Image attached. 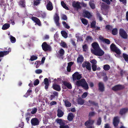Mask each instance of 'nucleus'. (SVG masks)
<instances>
[{
	"label": "nucleus",
	"instance_id": "f257e3e1",
	"mask_svg": "<svg viewBox=\"0 0 128 128\" xmlns=\"http://www.w3.org/2000/svg\"><path fill=\"white\" fill-rule=\"evenodd\" d=\"M75 84L77 86H82L85 89H88V86L87 83L86 81L84 79H82L78 80Z\"/></svg>",
	"mask_w": 128,
	"mask_h": 128
},
{
	"label": "nucleus",
	"instance_id": "f03ea898",
	"mask_svg": "<svg viewBox=\"0 0 128 128\" xmlns=\"http://www.w3.org/2000/svg\"><path fill=\"white\" fill-rule=\"evenodd\" d=\"M56 121L60 124V128H68L69 127L68 126L65 125L66 122L65 120L61 119H58L56 120Z\"/></svg>",
	"mask_w": 128,
	"mask_h": 128
},
{
	"label": "nucleus",
	"instance_id": "7ed1b4c3",
	"mask_svg": "<svg viewBox=\"0 0 128 128\" xmlns=\"http://www.w3.org/2000/svg\"><path fill=\"white\" fill-rule=\"evenodd\" d=\"M92 53L96 56H102L104 53V52L100 48L95 50H92Z\"/></svg>",
	"mask_w": 128,
	"mask_h": 128
},
{
	"label": "nucleus",
	"instance_id": "20e7f679",
	"mask_svg": "<svg viewBox=\"0 0 128 128\" xmlns=\"http://www.w3.org/2000/svg\"><path fill=\"white\" fill-rule=\"evenodd\" d=\"M119 34L120 36L123 38L126 39L128 37V35L124 29H120L119 30Z\"/></svg>",
	"mask_w": 128,
	"mask_h": 128
},
{
	"label": "nucleus",
	"instance_id": "39448f33",
	"mask_svg": "<svg viewBox=\"0 0 128 128\" xmlns=\"http://www.w3.org/2000/svg\"><path fill=\"white\" fill-rule=\"evenodd\" d=\"M72 76L74 81L76 80H79L82 77L81 74H79L78 72H75L72 75Z\"/></svg>",
	"mask_w": 128,
	"mask_h": 128
},
{
	"label": "nucleus",
	"instance_id": "423d86ee",
	"mask_svg": "<svg viewBox=\"0 0 128 128\" xmlns=\"http://www.w3.org/2000/svg\"><path fill=\"white\" fill-rule=\"evenodd\" d=\"M42 49L45 51L50 50H51L50 46L47 44L46 42H44L42 44Z\"/></svg>",
	"mask_w": 128,
	"mask_h": 128
},
{
	"label": "nucleus",
	"instance_id": "0eeeda50",
	"mask_svg": "<svg viewBox=\"0 0 128 128\" xmlns=\"http://www.w3.org/2000/svg\"><path fill=\"white\" fill-rule=\"evenodd\" d=\"M46 7L47 10H52L53 9V6L52 3L49 0L47 1Z\"/></svg>",
	"mask_w": 128,
	"mask_h": 128
},
{
	"label": "nucleus",
	"instance_id": "6e6552de",
	"mask_svg": "<svg viewBox=\"0 0 128 128\" xmlns=\"http://www.w3.org/2000/svg\"><path fill=\"white\" fill-rule=\"evenodd\" d=\"M54 20L56 25L58 26H59L60 23L59 22V21L60 20V18L58 14L57 13H56L54 16Z\"/></svg>",
	"mask_w": 128,
	"mask_h": 128
},
{
	"label": "nucleus",
	"instance_id": "1a4fd4ad",
	"mask_svg": "<svg viewBox=\"0 0 128 128\" xmlns=\"http://www.w3.org/2000/svg\"><path fill=\"white\" fill-rule=\"evenodd\" d=\"M31 19L33 21L39 26H41V24L38 18L34 17H32Z\"/></svg>",
	"mask_w": 128,
	"mask_h": 128
},
{
	"label": "nucleus",
	"instance_id": "9d476101",
	"mask_svg": "<svg viewBox=\"0 0 128 128\" xmlns=\"http://www.w3.org/2000/svg\"><path fill=\"white\" fill-rule=\"evenodd\" d=\"M11 49L10 48H8V51H1L0 52V57H2L8 54L9 52H10Z\"/></svg>",
	"mask_w": 128,
	"mask_h": 128
},
{
	"label": "nucleus",
	"instance_id": "9b49d317",
	"mask_svg": "<svg viewBox=\"0 0 128 128\" xmlns=\"http://www.w3.org/2000/svg\"><path fill=\"white\" fill-rule=\"evenodd\" d=\"M94 122V120L89 118L88 120L85 122V125L86 126H92L91 125L93 124Z\"/></svg>",
	"mask_w": 128,
	"mask_h": 128
},
{
	"label": "nucleus",
	"instance_id": "f8f14e48",
	"mask_svg": "<svg viewBox=\"0 0 128 128\" xmlns=\"http://www.w3.org/2000/svg\"><path fill=\"white\" fill-rule=\"evenodd\" d=\"M102 8L101 9L102 10V14L104 15H106L107 14V12H106L105 13H104L103 12V10H104L107 9L108 8V6L106 4H104V3H102Z\"/></svg>",
	"mask_w": 128,
	"mask_h": 128
},
{
	"label": "nucleus",
	"instance_id": "ddd939ff",
	"mask_svg": "<svg viewBox=\"0 0 128 128\" xmlns=\"http://www.w3.org/2000/svg\"><path fill=\"white\" fill-rule=\"evenodd\" d=\"M92 46L93 49L91 50V52L92 50H95L100 48L98 44L96 42H94L92 44Z\"/></svg>",
	"mask_w": 128,
	"mask_h": 128
},
{
	"label": "nucleus",
	"instance_id": "4468645a",
	"mask_svg": "<svg viewBox=\"0 0 128 128\" xmlns=\"http://www.w3.org/2000/svg\"><path fill=\"white\" fill-rule=\"evenodd\" d=\"M31 122L32 125L34 126L38 125L39 123L38 120L35 118L32 119L31 120Z\"/></svg>",
	"mask_w": 128,
	"mask_h": 128
},
{
	"label": "nucleus",
	"instance_id": "2eb2a0df",
	"mask_svg": "<svg viewBox=\"0 0 128 128\" xmlns=\"http://www.w3.org/2000/svg\"><path fill=\"white\" fill-rule=\"evenodd\" d=\"M83 14L84 17L88 18H89L92 16V14L86 10L84 11Z\"/></svg>",
	"mask_w": 128,
	"mask_h": 128
},
{
	"label": "nucleus",
	"instance_id": "dca6fc26",
	"mask_svg": "<svg viewBox=\"0 0 128 128\" xmlns=\"http://www.w3.org/2000/svg\"><path fill=\"white\" fill-rule=\"evenodd\" d=\"M116 53L114 54L115 56L118 58H120L121 57L120 56L121 52L120 50L118 48L114 51Z\"/></svg>",
	"mask_w": 128,
	"mask_h": 128
},
{
	"label": "nucleus",
	"instance_id": "f3484780",
	"mask_svg": "<svg viewBox=\"0 0 128 128\" xmlns=\"http://www.w3.org/2000/svg\"><path fill=\"white\" fill-rule=\"evenodd\" d=\"M119 122L118 117H116L114 118L113 120V124L115 127H116L118 125Z\"/></svg>",
	"mask_w": 128,
	"mask_h": 128
},
{
	"label": "nucleus",
	"instance_id": "a211bd4d",
	"mask_svg": "<svg viewBox=\"0 0 128 128\" xmlns=\"http://www.w3.org/2000/svg\"><path fill=\"white\" fill-rule=\"evenodd\" d=\"M124 86L121 85H118L112 88V89L114 90H116L120 89H122L123 88Z\"/></svg>",
	"mask_w": 128,
	"mask_h": 128
},
{
	"label": "nucleus",
	"instance_id": "6ab92c4d",
	"mask_svg": "<svg viewBox=\"0 0 128 128\" xmlns=\"http://www.w3.org/2000/svg\"><path fill=\"white\" fill-rule=\"evenodd\" d=\"M64 50L62 48H61L59 51V53H57V56L58 58H60L64 54Z\"/></svg>",
	"mask_w": 128,
	"mask_h": 128
},
{
	"label": "nucleus",
	"instance_id": "aec40b11",
	"mask_svg": "<svg viewBox=\"0 0 128 128\" xmlns=\"http://www.w3.org/2000/svg\"><path fill=\"white\" fill-rule=\"evenodd\" d=\"M52 87L56 91H59L61 90L60 86L57 84H53L52 85Z\"/></svg>",
	"mask_w": 128,
	"mask_h": 128
},
{
	"label": "nucleus",
	"instance_id": "412c9836",
	"mask_svg": "<svg viewBox=\"0 0 128 128\" xmlns=\"http://www.w3.org/2000/svg\"><path fill=\"white\" fill-rule=\"evenodd\" d=\"M99 38L100 40H102L103 42H105L108 44H109L110 43V41L108 39L104 38L101 36H100L99 37Z\"/></svg>",
	"mask_w": 128,
	"mask_h": 128
},
{
	"label": "nucleus",
	"instance_id": "4be33fe9",
	"mask_svg": "<svg viewBox=\"0 0 128 128\" xmlns=\"http://www.w3.org/2000/svg\"><path fill=\"white\" fill-rule=\"evenodd\" d=\"M84 57L82 55H80L77 58V62L78 63L81 64L83 62Z\"/></svg>",
	"mask_w": 128,
	"mask_h": 128
},
{
	"label": "nucleus",
	"instance_id": "5701e85b",
	"mask_svg": "<svg viewBox=\"0 0 128 128\" xmlns=\"http://www.w3.org/2000/svg\"><path fill=\"white\" fill-rule=\"evenodd\" d=\"M80 3L79 2H74L72 3V6L74 7L79 8L80 7Z\"/></svg>",
	"mask_w": 128,
	"mask_h": 128
},
{
	"label": "nucleus",
	"instance_id": "b1692460",
	"mask_svg": "<svg viewBox=\"0 0 128 128\" xmlns=\"http://www.w3.org/2000/svg\"><path fill=\"white\" fill-rule=\"evenodd\" d=\"M63 84L64 85L66 86L67 88L69 89L72 88V87L71 84L69 82H63Z\"/></svg>",
	"mask_w": 128,
	"mask_h": 128
},
{
	"label": "nucleus",
	"instance_id": "393cba45",
	"mask_svg": "<svg viewBox=\"0 0 128 128\" xmlns=\"http://www.w3.org/2000/svg\"><path fill=\"white\" fill-rule=\"evenodd\" d=\"M128 111V108H124L121 109L120 111V114L122 115Z\"/></svg>",
	"mask_w": 128,
	"mask_h": 128
},
{
	"label": "nucleus",
	"instance_id": "a878e982",
	"mask_svg": "<svg viewBox=\"0 0 128 128\" xmlns=\"http://www.w3.org/2000/svg\"><path fill=\"white\" fill-rule=\"evenodd\" d=\"M74 117V115L72 113H69L68 116V119L70 121H72Z\"/></svg>",
	"mask_w": 128,
	"mask_h": 128
},
{
	"label": "nucleus",
	"instance_id": "bb28decb",
	"mask_svg": "<svg viewBox=\"0 0 128 128\" xmlns=\"http://www.w3.org/2000/svg\"><path fill=\"white\" fill-rule=\"evenodd\" d=\"M98 86L99 90L102 92L104 91V87L103 83L101 82L99 83Z\"/></svg>",
	"mask_w": 128,
	"mask_h": 128
},
{
	"label": "nucleus",
	"instance_id": "cd10ccee",
	"mask_svg": "<svg viewBox=\"0 0 128 128\" xmlns=\"http://www.w3.org/2000/svg\"><path fill=\"white\" fill-rule=\"evenodd\" d=\"M73 63L74 62H70L68 63L67 68V70L68 72H70V67Z\"/></svg>",
	"mask_w": 128,
	"mask_h": 128
},
{
	"label": "nucleus",
	"instance_id": "c85d7f7f",
	"mask_svg": "<svg viewBox=\"0 0 128 128\" xmlns=\"http://www.w3.org/2000/svg\"><path fill=\"white\" fill-rule=\"evenodd\" d=\"M19 5L21 7H24L25 6V2L24 0H22L19 3Z\"/></svg>",
	"mask_w": 128,
	"mask_h": 128
},
{
	"label": "nucleus",
	"instance_id": "c756f323",
	"mask_svg": "<svg viewBox=\"0 0 128 128\" xmlns=\"http://www.w3.org/2000/svg\"><path fill=\"white\" fill-rule=\"evenodd\" d=\"M64 114V112L58 109V116L59 117H62Z\"/></svg>",
	"mask_w": 128,
	"mask_h": 128
},
{
	"label": "nucleus",
	"instance_id": "7c9ffc66",
	"mask_svg": "<svg viewBox=\"0 0 128 128\" xmlns=\"http://www.w3.org/2000/svg\"><path fill=\"white\" fill-rule=\"evenodd\" d=\"M10 26L9 24L6 23L4 24L2 27V29L3 30H5L8 28Z\"/></svg>",
	"mask_w": 128,
	"mask_h": 128
},
{
	"label": "nucleus",
	"instance_id": "2f4dec72",
	"mask_svg": "<svg viewBox=\"0 0 128 128\" xmlns=\"http://www.w3.org/2000/svg\"><path fill=\"white\" fill-rule=\"evenodd\" d=\"M117 48L113 44H112L110 46L111 50L113 51L114 52Z\"/></svg>",
	"mask_w": 128,
	"mask_h": 128
},
{
	"label": "nucleus",
	"instance_id": "473e14b6",
	"mask_svg": "<svg viewBox=\"0 0 128 128\" xmlns=\"http://www.w3.org/2000/svg\"><path fill=\"white\" fill-rule=\"evenodd\" d=\"M110 66L108 64H106L103 66V69L105 70H108L110 69Z\"/></svg>",
	"mask_w": 128,
	"mask_h": 128
},
{
	"label": "nucleus",
	"instance_id": "72a5a7b5",
	"mask_svg": "<svg viewBox=\"0 0 128 128\" xmlns=\"http://www.w3.org/2000/svg\"><path fill=\"white\" fill-rule=\"evenodd\" d=\"M89 4L91 8L92 9L95 8V4L93 1L91 0L89 2Z\"/></svg>",
	"mask_w": 128,
	"mask_h": 128
},
{
	"label": "nucleus",
	"instance_id": "f704fd0d",
	"mask_svg": "<svg viewBox=\"0 0 128 128\" xmlns=\"http://www.w3.org/2000/svg\"><path fill=\"white\" fill-rule=\"evenodd\" d=\"M82 50L84 52L87 51L88 50V45L85 44L83 45L82 46Z\"/></svg>",
	"mask_w": 128,
	"mask_h": 128
},
{
	"label": "nucleus",
	"instance_id": "c9c22d12",
	"mask_svg": "<svg viewBox=\"0 0 128 128\" xmlns=\"http://www.w3.org/2000/svg\"><path fill=\"white\" fill-rule=\"evenodd\" d=\"M60 45L62 47L64 48H67V46L66 43L63 41H61Z\"/></svg>",
	"mask_w": 128,
	"mask_h": 128
},
{
	"label": "nucleus",
	"instance_id": "e433bc0d",
	"mask_svg": "<svg viewBox=\"0 0 128 128\" xmlns=\"http://www.w3.org/2000/svg\"><path fill=\"white\" fill-rule=\"evenodd\" d=\"M118 30L116 28H114L112 30V33L113 35H116L118 34Z\"/></svg>",
	"mask_w": 128,
	"mask_h": 128
},
{
	"label": "nucleus",
	"instance_id": "4c0bfd02",
	"mask_svg": "<svg viewBox=\"0 0 128 128\" xmlns=\"http://www.w3.org/2000/svg\"><path fill=\"white\" fill-rule=\"evenodd\" d=\"M81 20L82 23L84 25H86L88 24V22L86 19L82 18L81 19Z\"/></svg>",
	"mask_w": 128,
	"mask_h": 128
},
{
	"label": "nucleus",
	"instance_id": "58836bf2",
	"mask_svg": "<svg viewBox=\"0 0 128 128\" xmlns=\"http://www.w3.org/2000/svg\"><path fill=\"white\" fill-rule=\"evenodd\" d=\"M37 16L38 17H42L43 18H44L46 16V14L45 13L43 12L42 13L38 15Z\"/></svg>",
	"mask_w": 128,
	"mask_h": 128
},
{
	"label": "nucleus",
	"instance_id": "ea45409f",
	"mask_svg": "<svg viewBox=\"0 0 128 128\" xmlns=\"http://www.w3.org/2000/svg\"><path fill=\"white\" fill-rule=\"evenodd\" d=\"M123 56L125 61L127 62H128V55L124 53L123 54Z\"/></svg>",
	"mask_w": 128,
	"mask_h": 128
},
{
	"label": "nucleus",
	"instance_id": "a19ab883",
	"mask_svg": "<svg viewBox=\"0 0 128 128\" xmlns=\"http://www.w3.org/2000/svg\"><path fill=\"white\" fill-rule=\"evenodd\" d=\"M61 34L65 38H66L68 36L66 32L64 31H62Z\"/></svg>",
	"mask_w": 128,
	"mask_h": 128
},
{
	"label": "nucleus",
	"instance_id": "79ce46f5",
	"mask_svg": "<svg viewBox=\"0 0 128 128\" xmlns=\"http://www.w3.org/2000/svg\"><path fill=\"white\" fill-rule=\"evenodd\" d=\"M10 40L12 43H13L15 42L16 40L14 37L11 36H10Z\"/></svg>",
	"mask_w": 128,
	"mask_h": 128
},
{
	"label": "nucleus",
	"instance_id": "37998d69",
	"mask_svg": "<svg viewBox=\"0 0 128 128\" xmlns=\"http://www.w3.org/2000/svg\"><path fill=\"white\" fill-rule=\"evenodd\" d=\"M32 92V90L30 89H29L27 91L25 95H24V96L26 97H27L28 96L31 94Z\"/></svg>",
	"mask_w": 128,
	"mask_h": 128
},
{
	"label": "nucleus",
	"instance_id": "c03bdc74",
	"mask_svg": "<svg viewBox=\"0 0 128 128\" xmlns=\"http://www.w3.org/2000/svg\"><path fill=\"white\" fill-rule=\"evenodd\" d=\"M38 58V57L36 56L33 55L31 56L30 60L31 61H33L36 60Z\"/></svg>",
	"mask_w": 128,
	"mask_h": 128
},
{
	"label": "nucleus",
	"instance_id": "a18cd8bd",
	"mask_svg": "<svg viewBox=\"0 0 128 128\" xmlns=\"http://www.w3.org/2000/svg\"><path fill=\"white\" fill-rule=\"evenodd\" d=\"M61 4L62 6L66 9V10H68V7L66 6V4L64 2H61Z\"/></svg>",
	"mask_w": 128,
	"mask_h": 128
},
{
	"label": "nucleus",
	"instance_id": "49530a36",
	"mask_svg": "<svg viewBox=\"0 0 128 128\" xmlns=\"http://www.w3.org/2000/svg\"><path fill=\"white\" fill-rule=\"evenodd\" d=\"M65 106L66 107H70L71 106V104L69 101L68 100H66L64 102Z\"/></svg>",
	"mask_w": 128,
	"mask_h": 128
},
{
	"label": "nucleus",
	"instance_id": "de8ad7c7",
	"mask_svg": "<svg viewBox=\"0 0 128 128\" xmlns=\"http://www.w3.org/2000/svg\"><path fill=\"white\" fill-rule=\"evenodd\" d=\"M40 0H34L33 4L34 5L37 6L40 4Z\"/></svg>",
	"mask_w": 128,
	"mask_h": 128
},
{
	"label": "nucleus",
	"instance_id": "09e8293b",
	"mask_svg": "<svg viewBox=\"0 0 128 128\" xmlns=\"http://www.w3.org/2000/svg\"><path fill=\"white\" fill-rule=\"evenodd\" d=\"M89 103L90 104H91L92 105L94 106H96V107L98 108V104L96 103H95L94 102L92 101H89Z\"/></svg>",
	"mask_w": 128,
	"mask_h": 128
},
{
	"label": "nucleus",
	"instance_id": "8fccbe9b",
	"mask_svg": "<svg viewBox=\"0 0 128 128\" xmlns=\"http://www.w3.org/2000/svg\"><path fill=\"white\" fill-rule=\"evenodd\" d=\"M78 101V104L81 105L83 104L84 102V100L81 99H79Z\"/></svg>",
	"mask_w": 128,
	"mask_h": 128
},
{
	"label": "nucleus",
	"instance_id": "3c124183",
	"mask_svg": "<svg viewBox=\"0 0 128 128\" xmlns=\"http://www.w3.org/2000/svg\"><path fill=\"white\" fill-rule=\"evenodd\" d=\"M62 24L67 29H69L70 28V26L67 24L66 22H62Z\"/></svg>",
	"mask_w": 128,
	"mask_h": 128
},
{
	"label": "nucleus",
	"instance_id": "603ef678",
	"mask_svg": "<svg viewBox=\"0 0 128 128\" xmlns=\"http://www.w3.org/2000/svg\"><path fill=\"white\" fill-rule=\"evenodd\" d=\"M96 22L94 21H92L91 23V26L92 28H94L96 26Z\"/></svg>",
	"mask_w": 128,
	"mask_h": 128
},
{
	"label": "nucleus",
	"instance_id": "864d4df0",
	"mask_svg": "<svg viewBox=\"0 0 128 128\" xmlns=\"http://www.w3.org/2000/svg\"><path fill=\"white\" fill-rule=\"evenodd\" d=\"M92 38L90 36H88L86 38V40L88 42L92 41Z\"/></svg>",
	"mask_w": 128,
	"mask_h": 128
},
{
	"label": "nucleus",
	"instance_id": "5fc2aeb1",
	"mask_svg": "<svg viewBox=\"0 0 128 128\" xmlns=\"http://www.w3.org/2000/svg\"><path fill=\"white\" fill-rule=\"evenodd\" d=\"M97 17L99 19L100 21H102L103 20V18L101 16L100 14L99 13H97Z\"/></svg>",
	"mask_w": 128,
	"mask_h": 128
},
{
	"label": "nucleus",
	"instance_id": "6e6d98bb",
	"mask_svg": "<svg viewBox=\"0 0 128 128\" xmlns=\"http://www.w3.org/2000/svg\"><path fill=\"white\" fill-rule=\"evenodd\" d=\"M92 68L93 70L95 71L96 70L97 68L96 64H92Z\"/></svg>",
	"mask_w": 128,
	"mask_h": 128
},
{
	"label": "nucleus",
	"instance_id": "4d7b16f0",
	"mask_svg": "<svg viewBox=\"0 0 128 128\" xmlns=\"http://www.w3.org/2000/svg\"><path fill=\"white\" fill-rule=\"evenodd\" d=\"M41 62L40 61H36L35 63V64L36 65V68H38L39 67L40 65V64Z\"/></svg>",
	"mask_w": 128,
	"mask_h": 128
},
{
	"label": "nucleus",
	"instance_id": "13d9d810",
	"mask_svg": "<svg viewBox=\"0 0 128 128\" xmlns=\"http://www.w3.org/2000/svg\"><path fill=\"white\" fill-rule=\"evenodd\" d=\"M62 18L64 20H66L67 19L66 16L64 14H62L61 16Z\"/></svg>",
	"mask_w": 128,
	"mask_h": 128
},
{
	"label": "nucleus",
	"instance_id": "bf43d9fd",
	"mask_svg": "<svg viewBox=\"0 0 128 128\" xmlns=\"http://www.w3.org/2000/svg\"><path fill=\"white\" fill-rule=\"evenodd\" d=\"M44 84L45 85H49L48 80L47 78H45L44 80Z\"/></svg>",
	"mask_w": 128,
	"mask_h": 128
},
{
	"label": "nucleus",
	"instance_id": "052dcab7",
	"mask_svg": "<svg viewBox=\"0 0 128 128\" xmlns=\"http://www.w3.org/2000/svg\"><path fill=\"white\" fill-rule=\"evenodd\" d=\"M58 34L57 32H56L54 35V38L56 41H57L58 38Z\"/></svg>",
	"mask_w": 128,
	"mask_h": 128
},
{
	"label": "nucleus",
	"instance_id": "680f3d73",
	"mask_svg": "<svg viewBox=\"0 0 128 128\" xmlns=\"http://www.w3.org/2000/svg\"><path fill=\"white\" fill-rule=\"evenodd\" d=\"M35 72L36 74H38L41 73L42 72V70L40 69H37L35 71Z\"/></svg>",
	"mask_w": 128,
	"mask_h": 128
},
{
	"label": "nucleus",
	"instance_id": "e2e57ef3",
	"mask_svg": "<svg viewBox=\"0 0 128 128\" xmlns=\"http://www.w3.org/2000/svg\"><path fill=\"white\" fill-rule=\"evenodd\" d=\"M37 110V109L36 108H34L32 109L31 113L32 114H34L36 112Z\"/></svg>",
	"mask_w": 128,
	"mask_h": 128
},
{
	"label": "nucleus",
	"instance_id": "0e129e2a",
	"mask_svg": "<svg viewBox=\"0 0 128 128\" xmlns=\"http://www.w3.org/2000/svg\"><path fill=\"white\" fill-rule=\"evenodd\" d=\"M112 26L108 25L106 26V28L108 30H110L112 28Z\"/></svg>",
	"mask_w": 128,
	"mask_h": 128
},
{
	"label": "nucleus",
	"instance_id": "69168bd1",
	"mask_svg": "<svg viewBox=\"0 0 128 128\" xmlns=\"http://www.w3.org/2000/svg\"><path fill=\"white\" fill-rule=\"evenodd\" d=\"M39 83V81L38 79H36L35 80L34 82V86H36L38 85Z\"/></svg>",
	"mask_w": 128,
	"mask_h": 128
},
{
	"label": "nucleus",
	"instance_id": "338daca9",
	"mask_svg": "<svg viewBox=\"0 0 128 128\" xmlns=\"http://www.w3.org/2000/svg\"><path fill=\"white\" fill-rule=\"evenodd\" d=\"M88 63V62H84L82 64V66L83 68L86 67Z\"/></svg>",
	"mask_w": 128,
	"mask_h": 128
},
{
	"label": "nucleus",
	"instance_id": "774afa93",
	"mask_svg": "<svg viewBox=\"0 0 128 128\" xmlns=\"http://www.w3.org/2000/svg\"><path fill=\"white\" fill-rule=\"evenodd\" d=\"M86 68L87 69L89 70H91L90 64V63H88V65L86 67Z\"/></svg>",
	"mask_w": 128,
	"mask_h": 128
}]
</instances>
